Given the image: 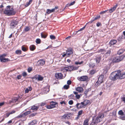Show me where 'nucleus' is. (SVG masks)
I'll use <instances>...</instances> for the list:
<instances>
[{
	"label": "nucleus",
	"mask_w": 125,
	"mask_h": 125,
	"mask_svg": "<svg viewBox=\"0 0 125 125\" xmlns=\"http://www.w3.org/2000/svg\"><path fill=\"white\" fill-rule=\"evenodd\" d=\"M69 104L70 105H72L73 104V102L72 100H71L69 101Z\"/></svg>",
	"instance_id": "nucleus-55"
},
{
	"label": "nucleus",
	"mask_w": 125,
	"mask_h": 125,
	"mask_svg": "<svg viewBox=\"0 0 125 125\" xmlns=\"http://www.w3.org/2000/svg\"><path fill=\"white\" fill-rule=\"evenodd\" d=\"M32 0H29V2H27L26 3V4L25 5V6L26 7L28 6L32 2Z\"/></svg>",
	"instance_id": "nucleus-32"
},
{
	"label": "nucleus",
	"mask_w": 125,
	"mask_h": 125,
	"mask_svg": "<svg viewBox=\"0 0 125 125\" xmlns=\"http://www.w3.org/2000/svg\"><path fill=\"white\" fill-rule=\"evenodd\" d=\"M70 117L69 115L65 114L61 117V119L63 121L65 120L66 119H69Z\"/></svg>",
	"instance_id": "nucleus-11"
},
{
	"label": "nucleus",
	"mask_w": 125,
	"mask_h": 125,
	"mask_svg": "<svg viewBox=\"0 0 125 125\" xmlns=\"http://www.w3.org/2000/svg\"><path fill=\"white\" fill-rule=\"evenodd\" d=\"M55 77L57 79H61L62 78L63 75L61 73H56L55 75Z\"/></svg>",
	"instance_id": "nucleus-10"
},
{
	"label": "nucleus",
	"mask_w": 125,
	"mask_h": 125,
	"mask_svg": "<svg viewBox=\"0 0 125 125\" xmlns=\"http://www.w3.org/2000/svg\"><path fill=\"white\" fill-rule=\"evenodd\" d=\"M22 50L23 51H26L27 50V47H21Z\"/></svg>",
	"instance_id": "nucleus-49"
},
{
	"label": "nucleus",
	"mask_w": 125,
	"mask_h": 125,
	"mask_svg": "<svg viewBox=\"0 0 125 125\" xmlns=\"http://www.w3.org/2000/svg\"><path fill=\"white\" fill-rule=\"evenodd\" d=\"M100 18V16L99 15H98L97 16H96L94 18V19L90 21L89 22H88V23L89 22H90V23H92L95 20L99 19Z\"/></svg>",
	"instance_id": "nucleus-21"
},
{
	"label": "nucleus",
	"mask_w": 125,
	"mask_h": 125,
	"mask_svg": "<svg viewBox=\"0 0 125 125\" xmlns=\"http://www.w3.org/2000/svg\"><path fill=\"white\" fill-rule=\"evenodd\" d=\"M90 101L89 100H84L83 102H81L82 104H83L85 106L87 104L89 103Z\"/></svg>",
	"instance_id": "nucleus-22"
},
{
	"label": "nucleus",
	"mask_w": 125,
	"mask_h": 125,
	"mask_svg": "<svg viewBox=\"0 0 125 125\" xmlns=\"http://www.w3.org/2000/svg\"><path fill=\"white\" fill-rule=\"evenodd\" d=\"M88 23H87L82 28L80 29L78 31L79 32H81V31H82L85 28L87 24Z\"/></svg>",
	"instance_id": "nucleus-34"
},
{
	"label": "nucleus",
	"mask_w": 125,
	"mask_h": 125,
	"mask_svg": "<svg viewBox=\"0 0 125 125\" xmlns=\"http://www.w3.org/2000/svg\"><path fill=\"white\" fill-rule=\"evenodd\" d=\"M76 90L80 93H82L83 91V89L82 87H79L76 88Z\"/></svg>",
	"instance_id": "nucleus-19"
},
{
	"label": "nucleus",
	"mask_w": 125,
	"mask_h": 125,
	"mask_svg": "<svg viewBox=\"0 0 125 125\" xmlns=\"http://www.w3.org/2000/svg\"><path fill=\"white\" fill-rule=\"evenodd\" d=\"M32 70V69L31 68H29L28 69V71L29 73H30Z\"/></svg>",
	"instance_id": "nucleus-60"
},
{
	"label": "nucleus",
	"mask_w": 125,
	"mask_h": 125,
	"mask_svg": "<svg viewBox=\"0 0 125 125\" xmlns=\"http://www.w3.org/2000/svg\"><path fill=\"white\" fill-rule=\"evenodd\" d=\"M78 68V67L76 69L73 66H68L67 67H64V69H63V71H71L73 70L77 69Z\"/></svg>",
	"instance_id": "nucleus-5"
},
{
	"label": "nucleus",
	"mask_w": 125,
	"mask_h": 125,
	"mask_svg": "<svg viewBox=\"0 0 125 125\" xmlns=\"http://www.w3.org/2000/svg\"><path fill=\"white\" fill-rule=\"evenodd\" d=\"M89 119H85L84 121L83 125H88V122Z\"/></svg>",
	"instance_id": "nucleus-26"
},
{
	"label": "nucleus",
	"mask_w": 125,
	"mask_h": 125,
	"mask_svg": "<svg viewBox=\"0 0 125 125\" xmlns=\"http://www.w3.org/2000/svg\"><path fill=\"white\" fill-rule=\"evenodd\" d=\"M25 31L27 32L29 31L30 30V28L28 27H26L24 29Z\"/></svg>",
	"instance_id": "nucleus-48"
},
{
	"label": "nucleus",
	"mask_w": 125,
	"mask_h": 125,
	"mask_svg": "<svg viewBox=\"0 0 125 125\" xmlns=\"http://www.w3.org/2000/svg\"><path fill=\"white\" fill-rule=\"evenodd\" d=\"M104 76L103 75H101L99 77L98 81L100 82V83H102L103 81Z\"/></svg>",
	"instance_id": "nucleus-17"
},
{
	"label": "nucleus",
	"mask_w": 125,
	"mask_h": 125,
	"mask_svg": "<svg viewBox=\"0 0 125 125\" xmlns=\"http://www.w3.org/2000/svg\"><path fill=\"white\" fill-rule=\"evenodd\" d=\"M25 116L24 114L23 113V114H21L20 115L18 116H17V118H24Z\"/></svg>",
	"instance_id": "nucleus-29"
},
{
	"label": "nucleus",
	"mask_w": 125,
	"mask_h": 125,
	"mask_svg": "<svg viewBox=\"0 0 125 125\" xmlns=\"http://www.w3.org/2000/svg\"><path fill=\"white\" fill-rule=\"evenodd\" d=\"M83 112V111L82 110H81L80 111H79L78 112V115H79V116L81 115L82 114Z\"/></svg>",
	"instance_id": "nucleus-45"
},
{
	"label": "nucleus",
	"mask_w": 125,
	"mask_h": 125,
	"mask_svg": "<svg viewBox=\"0 0 125 125\" xmlns=\"http://www.w3.org/2000/svg\"><path fill=\"white\" fill-rule=\"evenodd\" d=\"M83 62L82 61H81V62H75V64L78 65V64H80L83 63Z\"/></svg>",
	"instance_id": "nucleus-52"
},
{
	"label": "nucleus",
	"mask_w": 125,
	"mask_h": 125,
	"mask_svg": "<svg viewBox=\"0 0 125 125\" xmlns=\"http://www.w3.org/2000/svg\"><path fill=\"white\" fill-rule=\"evenodd\" d=\"M125 77V72L121 73L120 70L112 72L110 76V79L113 81H115L118 78L122 79Z\"/></svg>",
	"instance_id": "nucleus-1"
},
{
	"label": "nucleus",
	"mask_w": 125,
	"mask_h": 125,
	"mask_svg": "<svg viewBox=\"0 0 125 125\" xmlns=\"http://www.w3.org/2000/svg\"><path fill=\"white\" fill-rule=\"evenodd\" d=\"M111 52V51L110 50L108 51L105 54V56H106L107 54H108V55H109Z\"/></svg>",
	"instance_id": "nucleus-46"
},
{
	"label": "nucleus",
	"mask_w": 125,
	"mask_h": 125,
	"mask_svg": "<svg viewBox=\"0 0 125 125\" xmlns=\"http://www.w3.org/2000/svg\"><path fill=\"white\" fill-rule=\"evenodd\" d=\"M99 52H102V53H104L105 52V51L103 49H101L99 51Z\"/></svg>",
	"instance_id": "nucleus-63"
},
{
	"label": "nucleus",
	"mask_w": 125,
	"mask_h": 125,
	"mask_svg": "<svg viewBox=\"0 0 125 125\" xmlns=\"http://www.w3.org/2000/svg\"><path fill=\"white\" fill-rule=\"evenodd\" d=\"M56 104V102H52L50 103V105L47 106V108L48 109H51L55 107V105Z\"/></svg>",
	"instance_id": "nucleus-8"
},
{
	"label": "nucleus",
	"mask_w": 125,
	"mask_h": 125,
	"mask_svg": "<svg viewBox=\"0 0 125 125\" xmlns=\"http://www.w3.org/2000/svg\"><path fill=\"white\" fill-rule=\"evenodd\" d=\"M123 38H125L123 36H121L120 37H119L118 39V40L119 41H121L122 40V39H123Z\"/></svg>",
	"instance_id": "nucleus-36"
},
{
	"label": "nucleus",
	"mask_w": 125,
	"mask_h": 125,
	"mask_svg": "<svg viewBox=\"0 0 125 125\" xmlns=\"http://www.w3.org/2000/svg\"><path fill=\"white\" fill-rule=\"evenodd\" d=\"M46 103L45 102H43L41 103L40 105L41 106H43Z\"/></svg>",
	"instance_id": "nucleus-64"
},
{
	"label": "nucleus",
	"mask_w": 125,
	"mask_h": 125,
	"mask_svg": "<svg viewBox=\"0 0 125 125\" xmlns=\"http://www.w3.org/2000/svg\"><path fill=\"white\" fill-rule=\"evenodd\" d=\"M27 75V74L26 72H23L22 73V75L24 77H25Z\"/></svg>",
	"instance_id": "nucleus-53"
},
{
	"label": "nucleus",
	"mask_w": 125,
	"mask_h": 125,
	"mask_svg": "<svg viewBox=\"0 0 125 125\" xmlns=\"http://www.w3.org/2000/svg\"><path fill=\"white\" fill-rule=\"evenodd\" d=\"M101 57H99L96 59V61L97 63H99L101 59Z\"/></svg>",
	"instance_id": "nucleus-35"
},
{
	"label": "nucleus",
	"mask_w": 125,
	"mask_h": 125,
	"mask_svg": "<svg viewBox=\"0 0 125 125\" xmlns=\"http://www.w3.org/2000/svg\"><path fill=\"white\" fill-rule=\"evenodd\" d=\"M69 97L70 98H71L73 99H75V96L73 94H72L70 95L69 96Z\"/></svg>",
	"instance_id": "nucleus-37"
},
{
	"label": "nucleus",
	"mask_w": 125,
	"mask_h": 125,
	"mask_svg": "<svg viewBox=\"0 0 125 125\" xmlns=\"http://www.w3.org/2000/svg\"><path fill=\"white\" fill-rule=\"evenodd\" d=\"M66 53L67 54V56L72 54L73 53L72 49H68L66 51Z\"/></svg>",
	"instance_id": "nucleus-12"
},
{
	"label": "nucleus",
	"mask_w": 125,
	"mask_h": 125,
	"mask_svg": "<svg viewBox=\"0 0 125 125\" xmlns=\"http://www.w3.org/2000/svg\"><path fill=\"white\" fill-rule=\"evenodd\" d=\"M108 68H106V69H104V74H106L107 73V72L108 71Z\"/></svg>",
	"instance_id": "nucleus-47"
},
{
	"label": "nucleus",
	"mask_w": 125,
	"mask_h": 125,
	"mask_svg": "<svg viewBox=\"0 0 125 125\" xmlns=\"http://www.w3.org/2000/svg\"><path fill=\"white\" fill-rule=\"evenodd\" d=\"M97 123L95 121L94 122L92 123L91 125H96Z\"/></svg>",
	"instance_id": "nucleus-56"
},
{
	"label": "nucleus",
	"mask_w": 125,
	"mask_h": 125,
	"mask_svg": "<svg viewBox=\"0 0 125 125\" xmlns=\"http://www.w3.org/2000/svg\"><path fill=\"white\" fill-rule=\"evenodd\" d=\"M45 61L43 60L42 59L38 61L37 62L39 65H42L44 64Z\"/></svg>",
	"instance_id": "nucleus-15"
},
{
	"label": "nucleus",
	"mask_w": 125,
	"mask_h": 125,
	"mask_svg": "<svg viewBox=\"0 0 125 125\" xmlns=\"http://www.w3.org/2000/svg\"><path fill=\"white\" fill-rule=\"evenodd\" d=\"M95 72V71L94 70H92L91 71L90 73L92 74H94Z\"/></svg>",
	"instance_id": "nucleus-54"
},
{
	"label": "nucleus",
	"mask_w": 125,
	"mask_h": 125,
	"mask_svg": "<svg viewBox=\"0 0 125 125\" xmlns=\"http://www.w3.org/2000/svg\"><path fill=\"white\" fill-rule=\"evenodd\" d=\"M0 60L1 62H4L10 61V60L9 59L2 57V56H0Z\"/></svg>",
	"instance_id": "nucleus-14"
},
{
	"label": "nucleus",
	"mask_w": 125,
	"mask_h": 125,
	"mask_svg": "<svg viewBox=\"0 0 125 125\" xmlns=\"http://www.w3.org/2000/svg\"><path fill=\"white\" fill-rule=\"evenodd\" d=\"M101 24L100 22H98L96 24V26L97 27H99L101 25Z\"/></svg>",
	"instance_id": "nucleus-58"
},
{
	"label": "nucleus",
	"mask_w": 125,
	"mask_h": 125,
	"mask_svg": "<svg viewBox=\"0 0 125 125\" xmlns=\"http://www.w3.org/2000/svg\"><path fill=\"white\" fill-rule=\"evenodd\" d=\"M4 13L8 16L14 15L15 13L12 8H11L10 6H7L4 11Z\"/></svg>",
	"instance_id": "nucleus-2"
},
{
	"label": "nucleus",
	"mask_w": 125,
	"mask_h": 125,
	"mask_svg": "<svg viewBox=\"0 0 125 125\" xmlns=\"http://www.w3.org/2000/svg\"><path fill=\"white\" fill-rule=\"evenodd\" d=\"M39 108V106H35L34 105L32 106L31 108V109L34 111L37 110Z\"/></svg>",
	"instance_id": "nucleus-23"
},
{
	"label": "nucleus",
	"mask_w": 125,
	"mask_h": 125,
	"mask_svg": "<svg viewBox=\"0 0 125 125\" xmlns=\"http://www.w3.org/2000/svg\"><path fill=\"white\" fill-rule=\"evenodd\" d=\"M69 87V85H65L63 86V88L65 89H68Z\"/></svg>",
	"instance_id": "nucleus-43"
},
{
	"label": "nucleus",
	"mask_w": 125,
	"mask_h": 125,
	"mask_svg": "<svg viewBox=\"0 0 125 125\" xmlns=\"http://www.w3.org/2000/svg\"><path fill=\"white\" fill-rule=\"evenodd\" d=\"M19 98V96L16 97H14L12 99L13 103H15L16 102L18 101Z\"/></svg>",
	"instance_id": "nucleus-25"
},
{
	"label": "nucleus",
	"mask_w": 125,
	"mask_h": 125,
	"mask_svg": "<svg viewBox=\"0 0 125 125\" xmlns=\"http://www.w3.org/2000/svg\"><path fill=\"white\" fill-rule=\"evenodd\" d=\"M16 53L17 54H20L21 53V50H17L16 51Z\"/></svg>",
	"instance_id": "nucleus-42"
},
{
	"label": "nucleus",
	"mask_w": 125,
	"mask_h": 125,
	"mask_svg": "<svg viewBox=\"0 0 125 125\" xmlns=\"http://www.w3.org/2000/svg\"><path fill=\"white\" fill-rule=\"evenodd\" d=\"M16 112V111L14 110H13L11 111L10 112V114H12L13 113H15Z\"/></svg>",
	"instance_id": "nucleus-61"
},
{
	"label": "nucleus",
	"mask_w": 125,
	"mask_h": 125,
	"mask_svg": "<svg viewBox=\"0 0 125 125\" xmlns=\"http://www.w3.org/2000/svg\"><path fill=\"white\" fill-rule=\"evenodd\" d=\"M104 115L103 113L99 114L96 117L95 120L97 123L100 122L102 120V118L104 117Z\"/></svg>",
	"instance_id": "nucleus-4"
},
{
	"label": "nucleus",
	"mask_w": 125,
	"mask_h": 125,
	"mask_svg": "<svg viewBox=\"0 0 125 125\" xmlns=\"http://www.w3.org/2000/svg\"><path fill=\"white\" fill-rule=\"evenodd\" d=\"M118 115H120V118L123 120H125V112H123L122 110H120L118 112Z\"/></svg>",
	"instance_id": "nucleus-6"
},
{
	"label": "nucleus",
	"mask_w": 125,
	"mask_h": 125,
	"mask_svg": "<svg viewBox=\"0 0 125 125\" xmlns=\"http://www.w3.org/2000/svg\"><path fill=\"white\" fill-rule=\"evenodd\" d=\"M41 37L43 38H45L47 36V35L43 33H42L41 34Z\"/></svg>",
	"instance_id": "nucleus-33"
},
{
	"label": "nucleus",
	"mask_w": 125,
	"mask_h": 125,
	"mask_svg": "<svg viewBox=\"0 0 125 125\" xmlns=\"http://www.w3.org/2000/svg\"><path fill=\"white\" fill-rule=\"evenodd\" d=\"M58 7L57 6H55L54 8L52 9L51 10L47 9L46 10V13L47 14H49L50 13L53 12L56 10L58 9Z\"/></svg>",
	"instance_id": "nucleus-9"
},
{
	"label": "nucleus",
	"mask_w": 125,
	"mask_h": 125,
	"mask_svg": "<svg viewBox=\"0 0 125 125\" xmlns=\"http://www.w3.org/2000/svg\"><path fill=\"white\" fill-rule=\"evenodd\" d=\"M125 56L122 55L121 56L115 57L112 59H109V61L110 62V64L114 62H117L122 61L124 58Z\"/></svg>",
	"instance_id": "nucleus-3"
},
{
	"label": "nucleus",
	"mask_w": 125,
	"mask_h": 125,
	"mask_svg": "<svg viewBox=\"0 0 125 125\" xmlns=\"http://www.w3.org/2000/svg\"><path fill=\"white\" fill-rule=\"evenodd\" d=\"M106 12H107L108 13H109L108 10H106L105 11H101L100 13L101 14H104V13H106Z\"/></svg>",
	"instance_id": "nucleus-40"
},
{
	"label": "nucleus",
	"mask_w": 125,
	"mask_h": 125,
	"mask_svg": "<svg viewBox=\"0 0 125 125\" xmlns=\"http://www.w3.org/2000/svg\"><path fill=\"white\" fill-rule=\"evenodd\" d=\"M50 38L52 40H54L55 39V37L54 36L52 35H50Z\"/></svg>",
	"instance_id": "nucleus-44"
},
{
	"label": "nucleus",
	"mask_w": 125,
	"mask_h": 125,
	"mask_svg": "<svg viewBox=\"0 0 125 125\" xmlns=\"http://www.w3.org/2000/svg\"><path fill=\"white\" fill-rule=\"evenodd\" d=\"M43 93L45 94H47L49 91V88L47 87H46L43 89Z\"/></svg>",
	"instance_id": "nucleus-20"
},
{
	"label": "nucleus",
	"mask_w": 125,
	"mask_h": 125,
	"mask_svg": "<svg viewBox=\"0 0 125 125\" xmlns=\"http://www.w3.org/2000/svg\"><path fill=\"white\" fill-rule=\"evenodd\" d=\"M21 77L22 76L21 75H18L17 76L16 78H17L19 80L21 79Z\"/></svg>",
	"instance_id": "nucleus-51"
},
{
	"label": "nucleus",
	"mask_w": 125,
	"mask_h": 125,
	"mask_svg": "<svg viewBox=\"0 0 125 125\" xmlns=\"http://www.w3.org/2000/svg\"><path fill=\"white\" fill-rule=\"evenodd\" d=\"M18 23V21L13 20L11 21L10 24V26L11 28H14L17 25Z\"/></svg>",
	"instance_id": "nucleus-7"
},
{
	"label": "nucleus",
	"mask_w": 125,
	"mask_h": 125,
	"mask_svg": "<svg viewBox=\"0 0 125 125\" xmlns=\"http://www.w3.org/2000/svg\"><path fill=\"white\" fill-rule=\"evenodd\" d=\"M117 42V41L115 40H111L110 42V44L111 45H114Z\"/></svg>",
	"instance_id": "nucleus-24"
},
{
	"label": "nucleus",
	"mask_w": 125,
	"mask_h": 125,
	"mask_svg": "<svg viewBox=\"0 0 125 125\" xmlns=\"http://www.w3.org/2000/svg\"><path fill=\"white\" fill-rule=\"evenodd\" d=\"M88 79V77L86 76H83L80 77V80L82 81H86Z\"/></svg>",
	"instance_id": "nucleus-16"
},
{
	"label": "nucleus",
	"mask_w": 125,
	"mask_h": 125,
	"mask_svg": "<svg viewBox=\"0 0 125 125\" xmlns=\"http://www.w3.org/2000/svg\"><path fill=\"white\" fill-rule=\"evenodd\" d=\"M36 120H34L29 123V125H34L36 123Z\"/></svg>",
	"instance_id": "nucleus-31"
},
{
	"label": "nucleus",
	"mask_w": 125,
	"mask_h": 125,
	"mask_svg": "<svg viewBox=\"0 0 125 125\" xmlns=\"http://www.w3.org/2000/svg\"><path fill=\"white\" fill-rule=\"evenodd\" d=\"M32 88L31 87H30L29 88H26L25 90V92L26 93H28L29 91H31L32 90Z\"/></svg>",
	"instance_id": "nucleus-30"
},
{
	"label": "nucleus",
	"mask_w": 125,
	"mask_h": 125,
	"mask_svg": "<svg viewBox=\"0 0 125 125\" xmlns=\"http://www.w3.org/2000/svg\"><path fill=\"white\" fill-rule=\"evenodd\" d=\"M61 44V42H57V47H58V46H60V45H60Z\"/></svg>",
	"instance_id": "nucleus-62"
},
{
	"label": "nucleus",
	"mask_w": 125,
	"mask_h": 125,
	"mask_svg": "<svg viewBox=\"0 0 125 125\" xmlns=\"http://www.w3.org/2000/svg\"><path fill=\"white\" fill-rule=\"evenodd\" d=\"M82 96V95L81 94H80V95L79 94H77V95H76L75 96V97H76V98L77 99H79L81 96Z\"/></svg>",
	"instance_id": "nucleus-39"
},
{
	"label": "nucleus",
	"mask_w": 125,
	"mask_h": 125,
	"mask_svg": "<svg viewBox=\"0 0 125 125\" xmlns=\"http://www.w3.org/2000/svg\"><path fill=\"white\" fill-rule=\"evenodd\" d=\"M81 33V32H79L78 31H74L73 33V34H74V35H75L78 33V34H79Z\"/></svg>",
	"instance_id": "nucleus-59"
},
{
	"label": "nucleus",
	"mask_w": 125,
	"mask_h": 125,
	"mask_svg": "<svg viewBox=\"0 0 125 125\" xmlns=\"http://www.w3.org/2000/svg\"><path fill=\"white\" fill-rule=\"evenodd\" d=\"M37 79L38 81H42L43 79V77L40 75H38L37 77Z\"/></svg>",
	"instance_id": "nucleus-27"
},
{
	"label": "nucleus",
	"mask_w": 125,
	"mask_h": 125,
	"mask_svg": "<svg viewBox=\"0 0 125 125\" xmlns=\"http://www.w3.org/2000/svg\"><path fill=\"white\" fill-rule=\"evenodd\" d=\"M41 40L39 39H37L36 40V42L37 44H39L41 43Z\"/></svg>",
	"instance_id": "nucleus-41"
},
{
	"label": "nucleus",
	"mask_w": 125,
	"mask_h": 125,
	"mask_svg": "<svg viewBox=\"0 0 125 125\" xmlns=\"http://www.w3.org/2000/svg\"><path fill=\"white\" fill-rule=\"evenodd\" d=\"M72 82L70 80H69L67 81V83L68 84V85H69Z\"/></svg>",
	"instance_id": "nucleus-57"
},
{
	"label": "nucleus",
	"mask_w": 125,
	"mask_h": 125,
	"mask_svg": "<svg viewBox=\"0 0 125 125\" xmlns=\"http://www.w3.org/2000/svg\"><path fill=\"white\" fill-rule=\"evenodd\" d=\"M117 6V5H116L114 6L112 8H111L108 10L109 13H111L113 12L116 9V8Z\"/></svg>",
	"instance_id": "nucleus-18"
},
{
	"label": "nucleus",
	"mask_w": 125,
	"mask_h": 125,
	"mask_svg": "<svg viewBox=\"0 0 125 125\" xmlns=\"http://www.w3.org/2000/svg\"><path fill=\"white\" fill-rule=\"evenodd\" d=\"M125 51V50L123 49H120L118 51L117 54L119 55L120 54L122 53Z\"/></svg>",
	"instance_id": "nucleus-28"
},
{
	"label": "nucleus",
	"mask_w": 125,
	"mask_h": 125,
	"mask_svg": "<svg viewBox=\"0 0 125 125\" xmlns=\"http://www.w3.org/2000/svg\"><path fill=\"white\" fill-rule=\"evenodd\" d=\"M76 107L78 109L85 107V106L83 104H82L81 102L80 103H77L76 104Z\"/></svg>",
	"instance_id": "nucleus-13"
},
{
	"label": "nucleus",
	"mask_w": 125,
	"mask_h": 125,
	"mask_svg": "<svg viewBox=\"0 0 125 125\" xmlns=\"http://www.w3.org/2000/svg\"><path fill=\"white\" fill-rule=\"evenodd\" d=\"M31 113V111H27V112L24 113L25 115V116H26V115L30 114V113Z\"/></svg>",
	"instance_id": "nucleus-38"
},
{
	"label": "nucleus",
	"mask_w": 125,
	"mask_h": 125,
	"mask_svg": "<svg viewBox=\"0 0 125 125\" xmlns=\"http://www.w3.org/2000/svg\"><path fill=\"white\" fill-rule=\"evenodd\" d=\"M101 83H100V82L97 81L95 85L97 86H99Z\"/></svg>",
	"instance_id": "nucleus-50"
}]
</instances>
